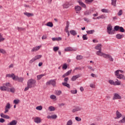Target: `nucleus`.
<instances>
[{
  "label": "nucleus",
  "mask_w": 125,
  "mask_h": 125,
  "mask_svg": "<svg viewBox=\"0 0 125 125\" xmlns=\"http://www.w3.org/2000/svg\"><path fill=\"white\" fill-rule=\"evenodd\" d=\"M36 83H37L36 80L33 79H31L28 80L27 85L29 86L30 88H32V87H33V86L35 85V84H36Z\"/></svg>",
  "instance_id": "nucleus-1"
},
{
  "label": "nucleus",
  "mask_w": 125,
  "mask_h": 125,
  "mask_svg": "<svg viewBox=\"0 0 125 125\" xmlns=\"http://www.w3.org/2000/svg\"><path fill=\"white\" fill-rule=\"evenodd\" d=\"M112 30L113 27L112 25L111 24H108L106 29L107 34H108V35H114L115 33Z\"/></svg>",
  "instance_id": "nucleus-2"
},
{
  "label": "nucleus",
  "mask_w": 125,
  "mask_h": 125,
  "mask_svg": "<svg viewBox=\"0 0 125 125\" xmlns=\"http://www.w3.org/2000/svg\"><path fill=\"white\" fill-rule=\"evenodd\" d=\"M46 85H52L53 86H55L56 85V79H53L48 81L46 83Z\"/></svg>",
  "instance_id": "nucleus-3"
},
{
  "label": "nucleus",
  "mask_w": 125,
  "mask_h": 125,
  "mask_svg": "<svg viewBox=\"0 0 125 125\" xmlns=\"http://www.w3.org/2000/svg\"><path fill=\"white\" fill-rule=\"evenodd\" d=\"M113 100H118L122 99V97L120 95V94L118 93H114L113 94V97L112 98Z\"/></svg>",
  "instance_id": "nucleus-4"
},
{
  "label": "nucleus",
  "mask_w": 125,
  "mask_h": 125,
  "mask_svg": "<svg viewBox=\"0 0 125 125\" xmlns=\"http://www.w3.org/2000/svg\"><path fill=\"white\" fill-rule=\"evenodd\" d=\"M96 54H97V55H98V56H101L102 57H104V58H105L106 55L107 54L104 53L103 52H102V50H100V51H97L96 52Z\"/></svg>",
  "instance_id": "nucleus-5"
},
{
  "label": "nucleus",
  "mask_w": 125,
  "mask_h": 125,
  "mask_svg": "<svg viewBox=\"0 0 125 125\" xmlns=\"http://www.w3.org/2000/svg\"><path fill=\"white\" fill-rule=\"evenodd\" d=\"M13 81H18L20 82V83H23V78L20 77L19 78L18 76H14L13 78Z\"/></svg>",
  "instance_id": "nucleus-6"
},
{
  "label": "nucleus",
  "mask_w": 125,
  "mask_h": 125,
  "mask_svg": "<svg viewBox=\"0 0 125 125\" xmlns=\"http://www.w3.org/2000/svg\"><path fill=\"white\" fill-rule=\"evenodd\" d=\"M81 77H82V74H81L73 76L71 78V81H72V82H75V81H76V80H77V79H79V78H81Z\"/></svg>",
  "instance_id": "nucleus-7"
},
{
  "label": "nucleus",
  "mask_w": 125,
  "mask_h": 125,
  "mask_svg": "<svg viewBox=\"0 0 125 125\" xmlns=\"http://www.w3.org/2000/svg\"><path fill=\"white\" fill-rule=\"evenodd\" d=\"M116 117H115V118H114L115 120H117L118 119H121V118H122V116H123L122 115V113H121V112H119L118 110L116 111Z\"/></svg>",
  "instance_id": "nucleus-8"
},
{
  "label": "nucleus",
  "mask_w": 125,
  "mask_h": 125,
  "mask_svg": "<svg viewBox=\"0 0 125 125\" xmlns=\"http://www.w3.org/2000/svg\"><path fill=\"white\" fill-rule=\"evenodd\" d=\"M0 89L2 91H8L9 92V88L6 87L5 85H3L0 87Z\"/></svg>",
  "instance_id": "nucleus-9"
},
{
  "label": "nucleus",
  "mask_w": 125,
  "mask_h": 125,
  "mask_svg": "<svg viewBox=\"0 0 125 125\" xmlns=\"http://www.w3.org/2000/svg\"><path fill=\"white\" fill-rule=\"evenodd\" d=\"M82 110H83V108H82V107L77 106L73 109L72 112L73 113H76V112H79V111H81Z\"/></svg>",
  "instance_id": "nucleus-10"
},
{
  "label": "nucleus",
  "mask_w": 125,
  "mask_h": 125,
  "mask_svg": "<svg viewBox=\"0 0 125 125\" xmlns=\"http://www.w3.org/2000/svg\"><path fill=\"white\" fill-rule=\"evenodd\" d=\"M41 47H42V46H37L33 47L32 48V49L31 50V52L38 51V50H39V49H40V48H41Z\"/></svg>",
  "instance_id": "nucleus-11"
},
{
  "label": "nucleus",
  "mask_w": 125,
  "mask_h": 125,
  "mask_svg": "<svg viewBox=\"0 0 125 125\" xmlns=\"http://www.w3.org/2000/svg\"><path fill=\"white\" fill-rule=\"evenodd\" d=\"M104 58L109 59V61H111V62H113V61H114V59L113 58V57H112V56H111V55L109 54H106Z\"/></svg>",
  "instance_id": "nucleus-12"
},
{
  "label": "nucleus",
  "mask_w": 125,
  "mask_h": 125,
  "mask_svg": "<svg viewBox=\"0 0 125 125\" xmlns=\"http://www.w3.org/2000/svg\"><path fill=\"white\" fill-rule=\"evenodd\" d=\"M92 11H93L92 10H87L84 12V15L86 16L90 15L92 13Z\"/></svg>",
  "instance_id": "nucleus-13"
},
{
  "label": "nucleus",
  "mask_w": 125,
  "mask_h": 125,
  "mask_svg": "<svg viewBox=\"0 0 125 125\" xmlns=\"http://www.w3.org/2000/svg\"><path fill=\"white\" fill-rule=\"evenodd\" d=\"M95 48L96 50H102V45H101V44H98L95 46Z\"/></svg>",
  "instance_id": "nucleus-14"
},
{
  "label": "nucleus",
  "mask_w": 125,
  "mask_h": 125,
  "mask_svg": "<svg viewBox=\"0 0 125 125\" xmlns=\"http://www.w3.org/2000/svg\"><path fill=\"white\" fill-rule=\"evenodd\" d=\"M71 73H72V70H69L68 71H67L66 73H65L62 76V78H65V77H68V76H69Z\"/></svg>",
  "instance_id": "nucleus-15"
},
{
  "label": "nucleus",
  "mask_w": 125,
  "mask_h": 125,
  "mask_svg": "<svg viewBox=\"0 0 125 125\" xmlns=\"http://www.w3.org/2000/svg\"><path fill=\"white\" fill-rule=\"evenodd\" d=\"M42 122L41 120V118L40 117H36L34 119V122L36 124H40Z\"/></svg>",
  "instance_id": "nucleus-16"
},
{
  "label": "nucleus",
  "mask_w": 125,
  "mask_h": 125,
  "mask_svg": "<svg viewBox=\"0 0 125 125\" xmlns=\"http://www.w3.org/2000/svg\"><path fill=\"white\" fill-rule=\"evenodd\" d=\"M62 84L63 86H66L67 88H71V85L68 83H62Z\"/></svg>",
  "instance_id": "nucleus-17"
},
{
  "label": "nucleus",
  "mask_w": 125,
  "mask_h": 125,
  "mask_svg": "<svg viewBox=\"0 0 125 125\" xmlns=\"http://www.w3.org/2000/svg\"><path fill=\"white\" fill-rule=\"evenodd\" d=\"M71 5L69 2H66L63 5V8H68V7Z\"/></svg>",
  "instance_id": "nucleus-18"
},
{
  "label": "nucleus",
  "mask_w": 125,
  "mask_h": 125,
  "mask_svg": "<svg viewBox=\"0 0 125 125\" xmlns=\"http://www.w3.org/2000/svg\"><path fill=\"white\" fill-rule=\"evenodd\" d=\"M23 14H24V15H26V16H27V17H31V16H34V14L28 13L27 12H25L24 13H23Z\"/></svg>",
  "instance_id": "nucleus-19"
},
{
  "label": "nucleus",
  "mask_w": 125,
  "mask_h": 125,
  "mask_svg": "<svg viewBox=\"0 0 125 125\" xmlns=\"http://www.w3.org/2000/svg\"><path fill=\"white\" fill-rule=\"evenodd\" d=\"M17 125V121L13 120L10 123H8L7 125Z\"/></svg>",
  "instance_id": "nucleus-20"
},
{
  "label": "nucleus",
  "mask_w": 125,
  "mask_h": 125,
  "mask_svg": "<svg viewBox=\"0 0 125 125\" xmlns=\"http://www.w3.org/2000/svg\"><path fill=\"white\" fill-rule=\"evenodd\" d=\"M117 78L125 81V76L124 75V74H120L118 77H117Z\"/></svg>",
  "instance_id": "nucleus-21"
},
{
  "label": "nucleus",
  "mask_w": 125,
  "mask_h": 125,
  "mask_svg": "<svg viewBox=\"0 0 125 125\" xmlns=\"http://www.w3.org/2000/svg\"><path fill=\"white\" fill-rule=\"evenodd\" d=\"M78 3H79L80 5H81L84 8H86V5L83 3L81 0H79L78 1Z\"/></svg>",
  "instance_id": "nucleus-22"
},
{
  "label": "nucleus",
  "mask_w": 125,
  "mask_h": 125,
  "mask_svg": "<svg viewBox=\"0 0 125 125\" xmlns=\"http://www.w3.org/2000/svg\"><path fill=\"white\" fill-rule=\"evenodd\" d=\"M0 116L1 118H3L4 119H10V117L8 115H5L3 113H1Z\"/></svg>",
  "instance_id": "nucleus-23"
},
{
  "label": "nucleus",
  "mask_w": 125,
  "mask_h": 125,
  "mask_svg": "<svg viewBox=\"0 0 125 125\" xmlns=\"http://www.w3.org/2000/svg\"><path fill=\"white\" fill-rule=\"evenodd\" d=\"M15 76V75H14V73H12L11 74H8L6 75V78H12L13 80V78H14Z\"/></svg>",
  "instance_id": "nucleus-24"
},
{
  "label": "nucleus",
  "mask_w": 125,
  "mask_h": 125,
  "mask_svg": "<svg viewBox=\"0 0 125 125\" xmlns=\"http://www.w3.org/2000/svg\"><path fill=\"white\" fill-rule=\"evenodd\" d=\"M121 83H122V82L119 81V80L116 79V81L114 82V85H121Z\"/></svg>",
  "instance_id": "nucleus-25"
},
{
  "label": "nucleus",
  "mask_w": 125,
  "mask_h": 125,
  "mask_svg": "<svg viewBox=\"0 0 125 125\" xmlns=\"http://www.w3.org/2000/svg\"><path fill=\"white\" fill-rule=\"evenodd\" d=\"M46 74H41L39 75H37V80L38 81H40V80H41V79H42V77H44V76H46Z\"/></svg>",
  "instance_id": "nucleus-26"
},
{
  "label": "nucleus",
  "mask_w": 125,
  "mask_h": 125,
  "mask_svg": "<svg viewBox=\"0 0 125 125\" xmlns=\"http://www.w3.org/2000/svg\"><path fill=\"white\" fill-rule=\"evenodd\" d=\"M125 37V35H121L120 34L116 35V38L117 39H118V40H121V39H123Z\"/></svg>",
  "instance_id": "nucleus-27"
},
{
  "label": "nucleus",
  "mask_w": 125,
  "mask_h": 125,
  "mask_svg": "<svg viewBox=\"0 0 125 125\" xmlns=\"http://www.w3.org/2000/svg\"><path fill=\"white\" fill-rule=\"evenodd\" d=\"M55 94L56 95L59 96L62 94V91L57 90L55 91Z\"/></svg>",
  "instance_id": "nucleus-28"
},
{
  "label": "nucleus",
  "mask_w": 125,
  "mask_h": 125,
  "mask_svg": "<svg viewBox=\"0 0 125 125\" xmlns=\"http://www.w3.org/2000/svg\"><path fill=\"white\" fill-rule=\"evenodd\" d=\"M111 4L113 6H117V0H111Z\"/></svg>",
  "instance_id": "nucleus-29"
},
{
  "label": "nucleus",
  "mask_w": 125,
  "mask_h": 125,
  "mask_svg": "<svg viewBox=\"0 0 125 125\" xmlns=\"http://www.w3.org/2000/svg\"><path fill=\"white\" fill-rule=\"evenodd\" d=\"M48 110L50 112H52V111H55V107L52 106H49Z\"/></svg>",
  "instance_id": "nucleus-30"
},
{
  "label": "nucleus",
  "mask_w": 125,
  "mask_h": 125,
  "mask_svg": "<svg viewBox=\"0 0 125 125\" xmlns=\"http://www.w3.org/2000/svg\"><path fill=\"white\" fill-rule=\"evenodd\" d=\"M105 18H106V17H105V15H102L99 17H97L96 18V19H105Z\"/></svg>",
  "instance_id": "nucleus-31"
},
{
  "label": "nucleus",
  "mask_w": 125,
  "mask_h": 125,
  "mask_svg": "<svg viewBox=\"0 0 125 125\" xmlns=\"http://www.w3.org/2000/svg\"><path fill=\"white\" fill-rule=\"evenodd\" d=\"M72 49V47H67L64 49V51H65L66 52H68L69 51H71Z\"/></svg>",
  "instance_id": "nucleus-32"
},
{
  "label": "nucleus",
  "mask_w": 125,
  "mask_h": 125,
  "mask_svg": "<svg viewBox=\"0 0 125 125\" xmlns=\"http://www.w3.org/2000/svg\"><path fill=\"white\" fill-rule=\"evenodd\" d=\"M120 71H121V70H117L114 72V74L116 76V78H117L118 76L120 75Z\"/></svg>",
  "instance_id": "nucleus-33"
},
{
  "label": "nucleus",
  "mask_w": 125,
  "mask_h": 125,
  "mask_svg": "<svg viewBox=\"0 0 125 125\" xmlns=\"http://www.w3.org/2000/svg\"><path fill=\"white\" fill-rule=\"evenodd\" d=\"M70 33L71 34V35H72V36H76L77 35V32L74 30H70Z\"/></svg>",
  "instance_id": "nucleus-34"
},
{
  "label": "nucleus",
  "mask_w": 125,
  "mask_h": 125,
  "mask_svg": "<svg viewBox=\"0 0 125 125\" xmlns=\"http://www.w3.org/2000/svg\"><path fill=\"white\" fill-rule=\"evenodd\" d=\"M75 9L76 11H80V10L82 9V7L79 5H77L75 7Z\"/></svg>",
  "instance_id": "nucleus-35"
},
{
  "label": "nucleus",
  "mask_w": 125,
  "mask_h": 125,
  "mask_svg": "<svg viewBox=\"0 0 125 125\" xmlns=\"http://www.w3.org/2000/svg\"><path fill=\"white\" fill-rule=\"evenodd\" d=\"M119 124H125V116L123 119L118 122Z\"/></svg>",
  "instance_id": "nucleus-36"
},
{
  "label": "nucleus",
  "mask_w": 125,
  "mask_h": 125,
  "mask_svg": "<svg viewBox=\"0 0 125 125\" xmlns=\"http://www.w3.org/2000/svg\"><path fill=\"white\" fill-rule=\"evenodd\" d=\"M3 85H5L6 87H11L12 85L11 84L9 83H3Z\"/></svg>",
  "instance_id": "nucleus-37"
},
{
  "label": "nucleus",
  "mask_w": 125,
  "mask_h": 125,
  "mask_svg": "<svg viewBox=\"0 0 125 125\" xmlns=\"http://www.w3.org/2000/svg\"><path fill=\"white\" fill-rule=\"evenodd\" d=\"M20 102V100L19 99L14 100L13 101L14 104H15L16 105H17V104H19Z\"/></svg>",
  "instance_id": "nucleus-38"
},
{
  "label": "nucleus",
  "mask_w": 125,
  "mask_h": 125,
  "mask_svg": "<svg viewBox=\"0 0 125 125\" xmlns=\"http://www.w3.org/2000/svg\"><path fill=\"white\" fill-rule=\"evenodd\" d=\"M101 11L104 13H108L109 12V10L107 9H102Z\"/></svg>",
  "instance_id": "nucleus-39"
},
{
  "label": "nucleus",
  "mask_w": 125,
  "mask_h": 125,
  "mask_svg": "<svg viewBox=\"0 0 125 125\" xmlns=\"http://www.w3.org/2000/svg\"><path fill=\"white\" fill-rule=\"evenodd\" d=\"M48 27H53V23L51 22H48L46 24Z\"/></svg>",
  "instance_id": "nucleus-40"
},
{
  "label": "nucleus",
  "mask_w": 125,
  "mask_h": 125,
  "mask_svg": "<svg viewBox=\"0 0 125 125\" xmlns=\"http://www.w3.org/2000/svg\"><path fill=\"white\" fill-rule=\"evenodd\" d=\"M62 69L63 70H66L67 68H68V65H67V63H64L62 65Z\"/></svg>",
  "instance_id": "nucleus-41"
},
{
  "label": "nucleus",
  "mask_w": 125,
  "mask_h": 125,
  "mask_svg": "<svg viewBox=\"0 0 125 125\" xmlns=\"http://www.w3.org/2000/svg\"><path fill=\"white\" fill-rule=\"evenodd\" d=\"M9 91L10 92H12V93H14L15 92V88L11 87L9 88Z\"/></svg>",
  "instance_id": "nucleus-42"
},
{
  "label": "nucleus",
  "mask_w": 125,
  "mask_h": 125,
  "mask_svg": "<svg viewBox=\"0 0 125 125\" xmlns=\"http://www.w3.org/2000/svg\"><path fill=\"white\" fill-rule=\"evenodd\" d=\"M73 125V121L72 120H69L67 121L66 125Z\"/></svg>",
  "instance_id": "nucleus-43"
},
{
  "label": "nucleus",
  "mask_w": 125,
  "mask_h": 125,
  "mask_svg": "<svg viewBox=\"0 0 125 125\" xmlns=\"http://www.w3.org/2000/svg\"><path fill=\"white\" fill-rule=\"evenodd\" d=\"M86 33L88 34V35L93 34V33H94V30H88L86 31Z\"/></svg>",
  "instance_id": "nucleus-44"
},
{
  "label": "nucleus",
  "mask_w": 125,
  "mask_h": 125,
  "mask_svg": "<svg viewBox=\"0 0 125 125\" xmlns=\"http://www.w3.org/2000/svg\"><path fill=\"white\" fill-rule=\"evenodd\" d=\"M76 59H77V60H81V59H83V56H82V55H77L76 56Z\"/></svg>",
  "instance_id": "nucleus-45"
},
{
  "label": "nucleus",
  "mask_w": 125,
  "mask_h": 125,
  "mask_svg": "<svg viewBox=\"0 0 125 125\" xmlns=\"http://www.w3.org/2000/svg\"><path fill=\"white\" fill-rule=\"evenodd\" d=\"M108 83L110 84H111V85H114L115 82L114 81V80H109L108 81Z\"/></svg>",
  "instance_id": "nucleus-46"
},
{
  "label": "nucleus",
  "mask_w": 125,
  "mask_h": 125,
  "mask_svg": "<svg viewBox=\"0 0 125 125\" xmlns=\"http://www.w3.org/2000/svg\"><path fill=\"white\" fill-rule=\"evenodd\" d=\"M71 93H72V94H77V93H78V90H71L70 91Z\"/></svg>",
  "instance_id": "nucleus-47"
},
{
  "label": "nucleus",
  "mask_w": 125,
  "mask_h": 125,
  "mask_svg": "<svg viewBox=\"0 0 125 125\" xmlns=\"http://www.w3.org/2000/svg\"><path fill=\"white\" fill-rule=\"evenodd\" d=\"M36 110H39V111H41V110H42V105L38 106L36 107Z\"/></svg>",
  "instance_id": "nucleus-48"
},
{
  "label": "nucleus",
  "mask_w": 125,
  "mask_h": 125,
  "mask_svg": "<svg viewBox=\"0 0 125 125\" xmlns=\"http://www.w3.org/2000/svg\"><path fill=\"white\" fill-rule=\"evenodd\" d=\"M50 98L51 99H52L53 100H54L55 99H56V96L54 95H51L50 96Z\"/></svg>",
  "instance_id": "nucleus-49"
},
{
  "label": "nucleus",
  "mask_w": 125,
  "mask_h": 125,
  "mask_svg": "<svg viewBox=\"0 0 125 125\" xmlns=\"http://www.w3.org/2000/svg\"><path fill=\"white\" fill-rule=\"evenodd\" d=\"M83 41H86L88 40V38L87 37H86V35H83Z\"/></svg>",
  "instance_id": "nucleus-50"
},
{
  "label": "nucleus",
  "mask_w": 125,
  "mask_h": 125,
  "mask_svg": "<svg viewBox=\"0 0 125 125\" xmlns=\"http://www.w3.org/2000/svg\"><path fill=\"white\" fill-rule=\"evenodd\" d=\"M36 60V59L35 58V57H34L30 61H29V63L32 64V63H33V62H35Z\"/></svg>",
  "instance_id": "nucleus-51"
},
{
  "label": "nucleus",
  "mask_w": 125,
  "mask_h": 125,
  "mask_svg": "<svg viewBox=\"0 0 125 125\" xmlns=\"http://www.w3.org/2000/svg\"><path fill=\"white\" fill-rule=\"evenodd\" d=\"M34 58H35V60H37V59H40V58H42V55H37L34 57Z\"/></svg>",
  "instance_id": "nucleus-52"
},
{
  "label": "nucleus",
  "mask_w": 125,
  "mask_h": 125,
  "mask_svg": "<svg viewBox=\"0 0 125 125\" xmlns=\"http://www.w3.org/2000/svg\"><path fill=\"white\" fill-rule=\"evenodd\" d=\"M119 30L121 33H125V29H124V27H119Z\"/></svg>",
  "instance_id": "nucleus-53"
},
{
  "label": "nucleus",
  "mask_w": 125,
  "mask_h": 125,
  "mask_svg": "<svg viewBox=\"0 0 125 125\" xmlns=\"http://www.w3.org/2000/svg\"><path fill=\"white\" fill-rule=\"evenodd\" d=\"M114 30L115 31H118L119 30H120V26L118 25H116L115 26H114Z\"/></svg>",
  "instance_id": "nucleus-54"
},
{
  "label": "nucleus",
  "mask_w": 125,
  "mask_h": 125,
  "mask_svg": "<svg viewBox=\"0 0 125 125\" xmlns=\"http://www.w3.org/2000/svg\"><path fill=\"white\" fill-rule=\"evenodd\" d=\"M75 120L77 122H81L82 121V119L79 117H75Z\"/></svg>",
  "instance_id": "nucleus-55"
},
{
  "label": "nucleus",
  "mask_w": 125,
  "mask_h": 125,
  "mask_svg": "<svg viewBox=\"0 0 125 125\" xmlns=\"http://www.w3.org/2000/svg\"><path fill=\"white\" fill-rule=\"evenodd\" d=\"M93 1V0H85V2L86 3H91Z\"/></svg>",
  "instance_id": "nucleus-56"
},
{
  "label": "nucleus",
  "mask_w": 125,
  "mask_h": 125,
  "mask_svg": "<svg viewBox=\"0 0 125 125\" xmlns=\"http://www.w3.org/2000/svg\"><path fill=\"white\" fill-rule=\"evenodd\" d=\"M87 68H88V69H89V70H91V71H94V68H92V66L88 65L87 66Z\"/></svg>",
  "instance_id": "nucleus-57"
},
{
  "label": "nucleus",
  "mask_w": 125,
  "mask_h": 125,
  "mask_svg": "<svg viewBox=\"0 0 125 125\" xmlns=\"http://www.w3.org/2000/svg\"><path fill=\"white\" fill-rule=\"evenodd\" d=\"M5 108L7 109H10V104H9V103L7 104Z\"/></svg>",
  "instance_id": "nucleus-58"
},
{
  "label": "nucleus",
  "mask_w": 125,
  "mask_h": 125,
  "mask_svg": "<svg viewBox=\"0 0 125 125\" xmlns=\"http://www.w3.org/2000/svg\"><path fill=\"white\" fill-rule=\"evenodd\" d=\"M122 14H123V10H120L118 13V16H121V15H122Z\"/></svg>",
  "instance_id": "nucleus-59"
},
{
  "label": "nucleus",
  "mask_w": 125,
  "mask_h": 125,
  "mask_svg": "<svg viewBox=\"0 0 125 125\" xmlns=\"http://www.w3.org/2000/svg\"><path fill=\"white\" fill-rule=\"evenodd\" d=\"M59 50V47L57 46L54 47L53 50L54 51H57V50Z\"/></svg>",
  "instance_id": "nucleus-60"
},
{
  "label": "nucleus",
  "mask_w": 125,
  "mask_h": 125,
  "mask_svg": "<svg viewBox=\"0 0 125 125\" xmlns=\"http://www.w3.org/2000/svg\"><path fill=\"white\" fill-rule=\"evenodd\" d=\"M68 81H69V78L66 77L64 79V82L63 83H68Z\"/></svg>",
  "instance_id": "nucleus-61"
},
{
  "label": "nucleus",
  "mask_w": 125,
  "mask_h": 125,
  "mask_svg": "<svg viewBox=\"0 0 125 125\" xmlns=\"http://www.w3.org/2000/svg\"><path fill=\"white\" fill-rule=\"evenodd\" d=\"M78 50V48H73L71 47V51H77Z\"/></svg>",
  "instance_id": "nucleus-62"
},
{
  "label": "nucleus",
  "mask_w": 125,
  "mask_h": 125,
  "mask_svg": "<svg viewBox=\"0 0 125 125\" xmlns=\"http://www.w3.org/2000/svg\"><path fill=\"white\" fill-rule=\"evenodd\" d=\"M52 119H55L56 118H57V115H53L51 116Z\"/></svg>",
  "instance_id": "nucleus-63"
},
{
  "label": "nucleus",
  "mask_w": 125,
  "mask_h": 125,
  "mask_svg": "<svg viewBox=\"0 0 125 125\" xmlns=\"http://www.w3.org/2000/svg\"><path fill=\"white\" fill-rule=\"evenodd\" d=\"M91 76L92 77V78H97V76L93 73L91 74Z\"/></svg>",
  "instance_id": "nucleus-64"
}]
</instances>
